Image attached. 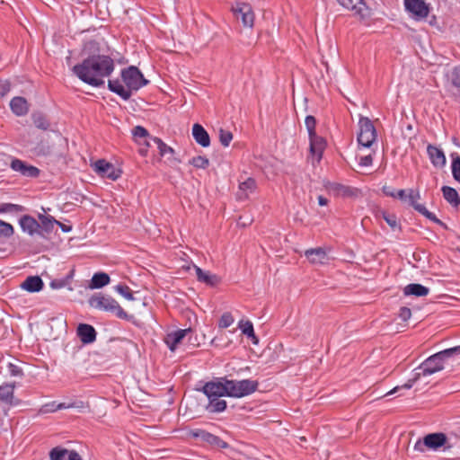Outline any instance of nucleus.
<instances>
[{"instance_id":"1","label":"nucleus","mask_w":460,"mask_h":460,"mask_svg":"<svg viewBox=\"0 0 460 460\" xmlns=\"http://www.w3.org/2000/svg\"><path fill=\"white\" fill-rule=\"evenodd\" d=\"M114 60L107 55H93L74 66V74L84 83L100 87L114 71Z\"/></svg>"},{"instance_id":"2","label":"nucleus","mask_w":460,"mask_h":460,"mask_svg":"<svg viewBox=\"0 0 460 460\" xmlns=\"http://www.w3.org/2000/svg\"><path fill=\"white\" fill-rule=\"evenodd\" d=\"M456 354H460V346L444 349L429 357L419 366V367L415 369L412 378H410L403 385L394 387L393 390L388 392L386 395L393 394L402 388L411 389L421 376H430L441 371L444 368L445 359Z\"/></svg>"},{"instance_id":"3","label":"nucleus","mask_w":460,"mask_h":460,"mask_svg":"<svg viewBox=\"0 0 460 460\" xmlns=\"http://www.w3.org/2000/svg\"><path fill=\"white\" fill-rule=\"evenodd\" d=\"M121 78L125 85L119 79L109 80L108 88L123 100H128L132 95V91H137L148 83L138 68L133 66L122 69Z\"/></svg>"},{"instance_id":"4","label":"nucleus","mask_w":460,"mask_h":460,"mask_svg":"<svg viewBox=\"0 0 460 460\" xmlns=\"http://www.w3.org/2000/svg\"><path fill=\"white\" fill-rule=\"evenodd\" d=\"M305 125L308 132L310 140V154L313 159L319 163L323 157V151L326 147V141L315 132L316 119L314 116L305 117Z\"/></svg>"},{"instance_id":"5","label":"nucleus","mask_w":460,"mask_h":460,"mask_svg":"<svg viewBox=\"0 0 460 460\" xmlns=\"http://www.w3.org/2000/svg\"><path fill=\"white\" fill-rule=\"evenodd\" d=\"M91 307L114 314L118 318L128 319V314L119 304L111 296L102 294H95L89 299Z\"/></svg>"},{"instance_id":"6","label":"nucleus","mask_w":460,"mask_h":460,"mask_svg":"<svg viewBox=\"0 0 460 460\" xmlns=\"http://www.w3.org/2000/svg\"><path fill=\"white\" fill-rule=\"evenodd\" d=\"M450 448L452 446L448 443L447 438L444 433H430L426 435L422 440L419 439L414 445V450L418 452H425L431 449L437 451L439 447Z\"/></svg>"},{"instance_id":"7","label":"nucleus","mask_w":460,"mask_h":460,"mask_svg":"<svg viewBox=\"0 0 460 460\" xmlns=\"http://www.w3.org/2000/svg\"><path fill=\"white\" fill-rule=\"evenodd\" d=\"M227 396L244 397L254 393L258 388V382L250 379L229 380L227 379Z\"/></svg>"},{"instance_id":"8","label":"nucleus","mask_w":460,"mask_h":460,"mask_svg":"<svg viewBox=\"0 0 460 460\" xmlns=\"http://www.w3.org/2000/svg\"><path fill=\"white\" fill-rule=\"evenodd\" d=\"M359 131L357 140L359 146L363 147H371L376 140V130L373 122L367 118L361 116L358 120Z\"/></svg>"},{"instance_id":"9","label":"nucleus","mask_w":460,"mask_h":460,"mask_svg":"<svg viewBox=\"0 0 460 460\" xmlns=\"http://www.w3.org/2000/svg\"><path fill=\"white\" fill-rule=\"evenodd\" d=\"M420 199V194L418 190L414 189H409L408 194H407V199L406 202L411 206L416 211H418L420 214L424 216L426 218L429 219L430 221L446 227V225L438 219L435 214L432 212H429L426 207L422 204L418 203V200Z\"/></svg>"},{"instance_id":"10","label":"nucleus","mask_w":460,"mask_h":460,"mask_svg":"<svg viewBox=\"0 0 460 460\" xmlns=\"http://www.w3.org/2000/svg\"><path fill=\"white\" fill-rule=\"evenodd\" d=\"M405 10L416 20L429 16V6L425 0H403Z\"/></svg>"},{"instance_id":"11","label":"nucleus","mask_w":460,"mask_h":460,"mask_svg":"<svg viewBox=\"0 0 460 460\" xmlns=\"http://www.w3.org/2000/svg\"><path fill=\"white\" fill-rule=\"evenodd\" d=\"M227 378L221 377L208 382L202 388L208 398L227 396Z\"/></svg>"},{"instance_id":"12","label":"nucleus","mask_w":460,"mask_h":460,"mask_svg":"<svg viewBox=\"0 0 460 460\" xmlns=\"http://www.w3.org/2000/svg\"><path fill=\"white\" fill-rule=\"evenodd\" d=\"M234 17L241 19L244 27L252 28L254 24V13L252 6L246 3H237L235 6L232 7Z\"/></svg>"},{"instance_id":"13","label":"nucleus","mask_w":460,"mask_h":460,"mask_svg":"<svg viewBox=\"0 0 460 460\" xmlns=\"http://www.w3.org/2000/svg\"><path fill=\"white\" fill-rule=\"evenodd\" d=\"M338 3L344 8L354 12L361 19L370 17L371 10L367 5L364 0H337Z\"/></svg>"},{"instance_id":"14","label":"nucleus","mask_w":460,"mask_h":460,"mask_svg":"<svg viewBox=\"0 0 460 460\" xmlns=\"http://www.w3.org/2000/svg\"><path fill=\"white\" fill-rule=\"evenodd\" d=\"M10 168L14 172H19L22 176L28 178H37L40 175V170L37 167L18 158H13L11 161Z\"/></svg>"},{"instance_id":"15","label":"nucleus","mask_w":460,"mask_h":460,"mask_svg":"<svg viewBox=\"0 0 460 460\" xmlns=\"http://www.w3.org/2000/svg\"><path fill=\"white\" fill-rule=\"evenodd\" d=\"M190 434L191 437H193L195 438H199L200 440L207 442L208 444L214 446L217 448H227L228 447V444L226 441L222 440L217 436H215L209 432H207L206 430L195 429V430H191L190 432Z\"/></svg>"},{"instance_id":"16","label":"nucleus","mask_w":460,"mask_h":460,"mask_svg":"<svg viewBox=\"0 0 460 460\" xmlns=\"http://www.w3.org/2000/svg\"><path fill=\"white\" fill-rule=\"evenodd\" d=\"M95 171L102 176L111 180H117L120 176V172L114 165L105 160H98L94 164Z\"/></svg>"},{"instance_id":"17","label":"nucleus","mask_w":460,"mask_h":460,"mask_svg":"<svg viewBox=\"0 0 460 460\" xmlns=\"http://www.w3.org/2000/svg\"><path fill=\"white\" fill-rule=\"evenodd\" d=\"M150 139L156 144L161 156L166 157L171 164H179L181 161L175 156V151L172 147L167 146L161 138L152 137Z\"/></svg>"},{"instance_id":"18","label":"nucleus","mask_w":460,"mask_h":460,"mask_svg":"<svg viewBox=\"0 0 460 460\" xmlns=\"http://www.w3.org/2000/svg\"><path fill=\"white\" fill-rule=\"evenodd\" d=\"M15 383H5L0 385V401L8 405L19 404V400L14 397Z\"/></svg>"},{"instance_id":"19","label":"nucleus","mask_w":460,"mask_h":460,"mask_svg":"<svg viewBox=\"0 0 460 460\" xmlns=\"http://www.w3.org/2000/svg\"><path fill=\"white\" fill-rule=\"evenodd\" d=\"M20 226L23 232H26L30 235L35 234H41L40 223L32 217L25 215L20 218Z\"/></svg>"},{"instance_id":"20","label":"nucleus","mask_w":460,"mask_h":460,"mask_svg":"<svg viewBox=\"0 0 460 460\" xmlns=\"http://www.w3.org/2000/svg\"><path fill=\"white\" fill-rule=\"evenodd\" d=\"M190 332V329H180L175 332H170L165 336L164 342L168 346L170 350L174 351L178 344L181 342L183 338Z\"/></svg>"},{"instance_id":"21","label":"nucleus","mask_w":460,"mask_h":460,"mask_svg":"<svg viewBox=\"0 0 460 460\" xmlns=\"http://www.w3.org/2000/svg\"><path fill=\"white\" fill-rule=\"evenodd\" d=\"M77 335L84 344L93 343L96 340L95 329L87 323H80L78 325Z\"/></svg>"},{"instance_id":"22","label":"nucleus","mask_w":460,"mask_h":460,"mask_svg":"<svg viewBox=\"0 0 460 460\" xmlns=\"http://www.w3.org/2000/svg\"><path fill=\"white\" fill-rule=\"evenodd\" d=\"M257 189V182L253 178H247L243 181L239 182V190L237 197L239 199H246L251 194L254 193Z\"/></svg>"},{"instance_id":"23","label":"nucleus","mask_w":460,"mask_h":460,"mask_svg":"<svg viewBox=\"0 0 460 460\" xmlns=\"http://www.w3.org/2000/svg\"><path fill=\"white\" fill-rule=\"evenodd\" d=\"M305 255L314 264H323L328 261L327 252L322 247L306 250Z\"/></svg>"},{"instance_id":"24","label":"nucleus","mask_w":460,"mask_h":460,"mask_svg":"<svg viewBox=\"0 0 460 460\" xmlns=\"http://www.w3.org/2000/svg\"><path fill=\"white\" fill-rule=\"evenodd\" d=\"M194 269L196 271L197 279L199 282L205 283L211 287H215L220 283L221 279L217 275L212 274L209 271H204L196 265H194Z\"/></svg>"},{"instance_id":"25","label":"nucleus","mask_w":460,"mask_h":460,"mask_svg":"<svg viewBox=\"0 0 460 460\" xmlns=\"http://www.w3.org/2000/svg\"><path fill=\"white\" fill-rule=\"evenodd\" d=\"M192 136L195 141L203 147L210 145V137L208 133L200 124H194L192 127Z\"/></svg>"},{"instance_id":"26","label":"nucleus","mask_w":460,"mask_h":460,"mask_svg":"<svg viewBox=\"0 0 460 460\" xmlns=\"http://www.w3.org/2000/svg\"><path fill=\"white\" fill-rule=\"evenodd\" d=\"M10 108L16 116H23L28 113L29 106L25 98L13 97L10 102Z\"/></svg>"},{"instance_id":"27","label":"nucleus","mask_w":460,"mask_h":460,"mask_svg":"<svg viewBox=\"0 0 460 460\" xmlns=\"http://www.w3.org/2000/svg\"><path fill=\"white\" fill-rule=\"evenodd\" d=\"M427 153L433 165L443 166L446 164L444 152L437 146L429 145L427 146Z\"/></svg>"},{"instance_id":"28","label":"nucleus","mask_w":460,"mask_h":460,"mask_svg":"<svg viewBox=\"0 0 460 460\" xmlns=\"http://www.w3.org/2000/svg\"><path fill=\"white\" fill-rule=\"evenodd\" d=\"M21 288L28 292H39L43 288V281L39 276H31L21 284Z\"/></svg>"},{"instance_id":"29","label":"nucleus","mask_w":460,"mask_h":460,"mask_svg":"<svg viewBox=\"0 0 460 460\" xmlns=\"http://www.w3.org/2000/svg\"><path fill=\"white\" fill-rule=\"evenodd\" d=\"M110 277L107 273L97 272L92 277L88 288L91 289L102 288L110 283Z\"/></svg>"},{"instance_id":"30","label":"nucleus","mask_w":460,"mask_h":460,"mask_svg":"<svg viewBox=\"0 0 460 460\" xmlns=\"http://www.w3.org/2000/svg\"><path fill=\"white\" fill-rule=\"evenodd\" d=\"M429 289L420 284H409L403 288L405 296H425L429 294Z\"/></svg>"},{"instance_id":"31","label":"nucleus","mask_w":460,"mask_h":460,"mask_svg":"<svg viewBox=\"0 0 460 460\" xmlns=\"http://www.w3.org/2000/svg\"><path fill=\"white\" fill-rule=\"evenodd\" d=\"M332 190L335 192L337 196L347 198V197H353L356 196L358 193V189L346 186L340 183H334L332 186Z\"/></svg>"},{"instance_id":"32","label":"nucleus","mask_w":460,"mask_h":460,"mask_svg":"<svg viewBox=\"0 0 460 460\" xmlns=\"http://www.w3.org/2000/svg\"><path fill=\"white\" fill-rule=\"evenodd\" d=\"M442 193L444 199L454 207L460 205V198L457 191L449 186L442 187Z\"/></svg>"},{"instance_id":"33","label":"nucleus","mask_w":460,"mask_h":460,"mask_svg":"<svg viewBox=\"0 0 460 460\" xmlns=\"http://www.w3.org/2000/svg\"><path fill=\"white\" fill-rule=\"evenodd\" d=\"M447 83L452 87L460 89V66L453 67L446 74Z\"/></svg>"},{"instance_id":"34","label":"nucleus","mask_w":460,"mask_h":460,"mask_svg":"<svg viewBox=\"0 0 460 460\" xmlns=\"http://www.w3.org/2000/svg\"><path fill=\"white\" fill-rule=\"evenodd\" d=\"M238 327L242 331V332L246 335L248 338H251L254 344L258 343V338L254 333V329L252 323L251 321H240L238 323Z\"/></svg>"},{"instance_id":"35","label":"nucleus","mask_w":460,"mask_h":460,"mask_svg":"<svg viewBox=\"0 0 460 460\" xmlns=\"http://www.w3.org/2000/svg\"><path fill=\"white\" fill-rule=\"evenodd\" d=\"M220 397L208 398L209 403L207 406V410L209 412H221L226 408V402L219 399Z\"/></svg>"},{"instance_id":"36","label":"nucleus","mask_w":460,"mask_h":460,"mask_svg":"<svg viewBox=\"0 0 460 460\" xmlns=\"http://www.w3.org/2000/svg\"><path fill=\"white\" fill-rule=\"evenodd\" d=\"M71 407H73V404H66L65 402L57 403L56 402H51L44 404L40 409V412L50 413L59 410L68 409Z\"/></svg>"},{"instance_id":"37","label":"nucleus","mask_w":460,"mask_h":460,"mask_svg":"<svg viewBox=\"0 0 460 460\" xmlns=\"http://www.w3.org/2000/svg\"><path fill=\"white\" fill-rule=\"evenodd\" d=\"M39 218L40 220V229L44 230L47 233L51 232L54 228V226L57 223H58V221H57L56 219H54V217L50 216L47 217L44 215H40Z\"/></svg>"},{"instance_id":"38","label":"nucleus","mask_w":460,"mask_h":460,"mask_svg":"<svg viewBox=\"0 0 460 460\" xmlns=\"http://www.w3.org/2000/svg\"><path fill=\"white\" fill-rule=\"evenodd\" d=\"M132 134L134 136V137L138 140V139H144V144L146 146H149V142L146 140V137H149V134H148V131L142 126H136L133 129H132Z\"/></svg>"},{"instance_id":"39","label":"nucleus","mask_w":460,"mask_h":460,"mask_svg":"<svg viewBox=\"0 0 460 460\" xmlns=\"http://www.w3.org/2000/svg\"><path fill=\"white\" fill-rule=\"evenodd\" d=\"M67 453H68L67 449H64L61 447H54L49 452V458H50V460H66V456Z\"/></svg>"},{"instance_id":"40","label":"nucleus","mask_w":460,"mask_h":460,"mask_svg":"<svg viewBox=\"0 0 460 460\" xmlns=\"http://www.w3.org/2000/svg\"><path fill=\"white\" fill-rule=\"evenodd\" d=\"M218 136L221 145L225 147L228 146L233 140V134L229 130L220 128Z\"/></svg>"},{"instance_id":"41","label":"nucleus","mask_w":460,"mask_h":460,"mask_svg":"<svg viewBox=\"0 0 460 460\" xmlns=\"http://www.w3.org/2000/svg\"><path fill=\"white\" fill-rule=\"evenodd\" d=\"M34 125L40 129H48L49 123L42 114H33L32 116Z\"/></svg>"},{"instance_id":"42","label":"nucleus","mask_w":460,"mask_h":460,"mask_svg":"<svg viewBox=\"0 0 460 460\" xmlns=\"http://www.w3.org/2000/svg\"><path fill=\"white\" fill-rule=\"evenodd\" d=\"M234 319L230 313H228V312L224 313L219 319L218 327L221 329L227 328L230 325H232L234 323Z\"/></svg>"},{"instance_id":"43","label":"nucleus","mask_w":460,"mask_h":460,"mask_svg":"<svg viewBox=\"0 0 460 460\" xmlns=\"http://www.w3.org/2000/svg\"><path fill=\"white\" fill-rule=\"evenodd\" d=\"M190 164H192L196 168L205 169L208 166L209 161L205 156H195L190 161Z\"/></svg>"},{"instance_id":"44","label":"nucleus","mask_w":460,"mask_h":460,"mask_svg":"<svg viewBox=\"0 0 460 460\" xmlns=\"http://www.w3.org/2000/svg\"><path fill=\"white\" fill-rule=\"evenodd\" d=\"M13 234V227L11 224L0 220V236L10 237Z\"/></svg>"},{"instance_id":"45","label":"nucleus","mask_w":460,"mask_h":460,"mask_svg":"<svg viewBox=\"0 0 460 460\" xmlns=\"http://www.w3.org/2000/svg\"><path fill=\"white\" fill-rule=\"evenodd\" d=\"M116 291L123 296L126 299L131 301L134 300L133 293L131 289L126 285H118L115 288Z\"/></svg>"},{"instance_id":"46","label":"nucleus","mask_w":460,"mask_h":460,"mask_svg":"<svg viewBox=\"0 0 460 460\" xmlns=\"http://www.w3.org/2000/svg\"><path fill=\"white\" fill-rule=\"evenodd\" d=\"M452 174L454 179L460 182V156L453 158L452 161Z\"/></svg>"},{"instance_id":"47","label":"nucleus","mask_w":460,"mask_h":460,"mask_svg":"<svg viewBox=\"0 0 460 460\" xmlns=\"http://www.w3.org/2000/svg\"><path fill=\"white\" fill-rule=\"evenodd\" d=\"M7 369L11 376L22 377L24 375L22 367L12 362L7 364Z\"/></svg>"},{"instance_id":"48","label":"nucleus","mask_w":460,"mask_h":460,"mask_svg":"<svg viewBox=\"0 0 460 460\" xmlns=\"http://www.w3.org/2000/svg\"><path fill=\"white\" fill-rule=\"evenodd\" d=\"M382 217L384 220L390 226V227L394 230L399 227L396 216L390 215L385 212L382 213Z\"/></svg>"},{"instance_id":"49","label":"nucleus","mask_w":460,"mask_h":460,"mask_svg":"<svg viewBox=\"0 0 460 460\" xmlns=\"http://www.w3.org/2000/svg\"><path fill=\"white\" fill-rule=\"evenodd\" d=\"M373 157L371 155L361 156L358 161V165L361 167H368L372 165Z\"/></svg>"},{"instance_id":"50","label":"nucleus","mask_w":460,"mask_h":460,"mask_svg":"<svg viewBox=\"0 0 460 460\" xmlns=\"http://www.w3.org/2000/svg\"><path fill=\"white\" fill-rule=\"evenodd\" d=\"M20 209H21V206H19V205L5 203V204H3L2 208H0V211L13 212V211H18Z\"/></svg>"},{"instance_id":"51","label":"nucleus","mask_w":460,"mask_h":460,"mask_svg":"<svg viewBox=\"0 0 460 460\" xmlns=\"http://www.w3.org/2000/svg\"><path fill=\"white\" fill-rule=\"evenodd\" d=\"M411 311L410 308H408V307H402L400 309L399 317L402 321H404V322L408 321L411 318Z\"/></svg>"},{"instance_id":"52","label":"nucleus","mask_w":460,"mask_h":460,"mask_svg":"<svg viewBox=\"0 0 460 460\" xmlns=\"http://www.w3.org/2000/svg\"><path fill=\"white\" fill-rule=\"evenodd\" d=\"M382 191L385 196L391 197V198H396L397 191L394 188L391 186H384L382 188Z\"/></svg>"},{"instance_id":"53","label":"nucleus","mask_w":460,"mask_h":460,"mask_svg":"<svg viewBox=\"0 0 460 460\" xmlns=\"http://www.w3.org/2000/svg\"><path fill=\"white\" fill-rule=\"evenodd\" d=\"M9 91L10 84L7 81H0V95H5Z\"/></svg>"},{"instance_id":"54","label":"nucleus","mask_w":460,"mask_h":460,"mask_svg":"<svg viewBox=\"0 0 460 460\" xmlns=\"http://www.w3.org/2000/svg\"><path fill=\"white\" fill-rule=\"evenodd\" d=\"M407 194H408V190H399L397 191L395 199H399L400 200L406 202Z\"/></svg>"},{"instance_id":"55","label":"nucleus","mask_w":460,"mask_h":460,"mask_svg":"<svg viewBox=\"0 0 460 460\" xmlns=\"http://www.w3.org/2000/svg\"><path fill=\"white\" fill-rule=\"evenodd\" d=\"M67 459L66 460H82L81 456L75 452V451H69L66 454Z\"/></svg>"},{"instance_id":"56","label":"nucleus","mask_w":460,"mask_h":460,"mask_svg":"<svg viewBox=\"0 0 460 460\" xmlns=\"http://www.w3.org/2000/svg\"><path fill=\"white\" fill-rule=\"evenodd\" d=\"M64 286H65L64 280H52L50 282V287L55 289L62 288Z\"/></svg>"},{"instance_id":"57","label":"nucleus","mask_w":460,"mask_h":460,"mask_svg":"<svg viewBox=\"0 0 460 460\" xmlns=\"http://www.w3.org/2000/svg\"><path fill=\"white\" fill-rule=\"evenodd\" d=\"M317 199H318V204L320 206H327L329 203V200L322 195L318 196Z\"/></svg>"},{"instance_id":"58","label":"nucleus","mask_w":460,"mask_h":460,"mask_svg":"<svg viewBox=\"0 0 460 460\" xmlns=\"http://www.w3.org/2000/svg\"><path fill=\"white\" fill-rule=\"evenodd\" d=\"M56 225H58V226H60L61 230H62L63 232H65V233H67V232L71 231V229H72V227H71V226H66V225H64V224L60 223L59 221H58V223H57Z\"/></svg>"},{"instance_id":"59","label":"nucleus","mask_w":460,"mask_h":460,"mask_svg":"<svg viewBox=\"0 0 460 460\" xmlns=\"http://www.w3.org/2000/svg\"><path fill=\"white\" fill-rule=\"evenodd\" d=\"M139 153L141 154V155L145 156V155H146L147 150L146 149H140Z\"/></svg>"}]
</instances>
